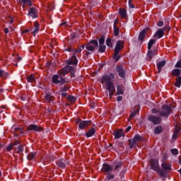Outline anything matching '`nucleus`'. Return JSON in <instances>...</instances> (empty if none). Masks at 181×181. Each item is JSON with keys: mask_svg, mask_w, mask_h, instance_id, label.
Wrapping results in <instances>:
<instances>
[{"mask_svg": "<svg viewBox=\"0 0 181 181\" xmlns=\"http://www.w3.org/2000/svg\"><path fill=\"white\" fill-rule=\"evenodd\" d=\"M152 112L153 114H156L158 116L151 115L148 117V121L153 122L154 125H159V124L162 122L161 117L163 118H168V117L170 115V113L172 112V107L168 105H163L160 110L154 108L152 109Z\"/></svg>", "mask_w": 181, "mask_h": 181, "instance_id": "nucleus-1", "label": "nucleus"}, {"mask_svg": "<svg viewBox=\"0 0 181 181\" xmlns=\"http://www.w3.org/2000/svg\"><path fill=\"white\" fill-rule=\"evenodd\" d=\"M115 78V75L113 74H109L104 75L100 81L102 84H105L106 90L109 91V97L110 98H112V95H114V93H115V86H114V83L111 81V80H114Z\"/></svg>", "mask_w": 181, "mask_h": 181, "instance_id": "nucleus-2", "label": "nucleus"}, {"mask_svg": "<svg viewBox=\"0 0 181 181\" xmlns=\"http://www.w3.org/2000/svg\"><path fill=\"white\" fill-rule=\"evenodd\" d=\"M70 71L69 69H62L58 71V74H55L52 77V81L54 84H60L63 86L66 83V79L63 78V76H66Z\"/></svg>", "mask_w": 181, "mask_h": 181, "instance_id": "nucleus-3", "label": "nucleus"}, {"mask_svg": "<svg viewBox=\"0 0 181 181\" xmlns=\"http://www.w3.org/2000/svg\"><path fill=\"white\" fill-rule=\"evenodd\" d=\"M83 49H84V45L81 46L75 50V52L72 57L66 62V64L64 69H74V67L77 66L78 60H77V57H76V55L77 54V53H80V52H81Z\"/></svg>", "mask_w": 181, "mask_h": 181, "instance_id": "nucleus-4", "label": "nucleus"}, {"mask_svg": "<svg viewBox=\"0 0 181 181\" xmlns=\"http://www.w3.org/2000/svg\"><path fill=\"white\" fill-rule=\"evenodd\" d=\"M151 169L155 170L156 173L160 175V176H165V171L160 169V166H159V161L156 159H153L150 161Z\"/></svg>", "mask_w": 181, "mask_h": 181, "instance_id": "nucleus-5", "label": "nucleus"}, {"mask_svg": "<svg viewBox=\"0 0 181 181\" xmlns=\"http://www.w3.org/2000/svg\"><path fill=\"white\" fill-rule=\"evenodd\" d=\"M97 46H98V41H97L96 40H91L86 46L87 50L86 54H91V53H93V52L95 50V47H97Z\"/></svg>", "mask_w": 181, "mask_h": 181, "instance_id": "nucleus-6", "label": "nucleus"}, {"mask_svg": "<svg viewBox=\"0 0 181 181\" xmlns=\"http://www.w3.org/2000/svg\"><path fill=\"white\" fill-rule=\"evenodd\" d=\"M142 141V136L139 134L134 136V137L129 140V148H135L136 146V143Z\"/></svg>", "mask_w": 181, "mask_h": 181, "instance_id": "nucleus-7", "label": "nucleus"}, {"mask_svg": "<svg viewBox=\"0 0 181 181\" xmlns=\"http://www.w3.org/2000/svg\"><path fill=\"white\" fill-rule=\"evenodd\" d=\"M56 163L58 165V168H61V169H65L67 165H70V161H69V160L62 158L57 160Z\"/></svg>", "mask_w": 181, "mask_h": 181, "instance_id": "nucleus-8", "label": "nucleus"}, {"mask_svg": "<svg viewBox=\"0 0 181 181\" xmlns=\"http://www.w3.org/2000/svg\"><path fill=\"white\" fill-rule=\"evenodd\" d=\"M170 30V27L169 25L165 26L163 29L158 30L154 35V37H156L158 36V39H160L163 36V32H169Z\"/></svg>", "mask_w": 181, "mask_h": 181, "instance_id": "nucleus-9", "label": "nucleus"}, {"mask_svg": "<svg viewBox=\"0 0 181 181\" xmlns=\"http://www.w3.org/2000/svg\"><path fill=\"white\" fill-rule=\"evenodd\" d=\"M76 124H78V128H80V129H84L86 127H88V125L91 124V121H83V120H77L76 121Z\"/></svg>", "mask_w": 181, "mask_h": 181, "instance_id": "nucleus-10", "label": "nucleus"}, {"mask_svg": "<svg viewBox=\"0 0 181 181\" xmlns=\"http://www.w3.org/2000/svg\"><path fill=\"white\" fill-rule=\"evenodd\" d=\"M28 131H34L35 132H42L43 131V128L40 126H37L36 124H30L28 128Z\"/></svg>", "mask_w": 181, "mask_h": 181, "instance_id": "nucleus-11", "label": "nucleus"}, {"mask_svg": "<svg viewBox=\"0 0 181 181\" xmlns=\"http://www.w3.org/2000/svg\"><path fill=\"white\" fill-rule=\"evenodd\" d=\"M114 169V167L112 165H110L108 164H103L102 167V172H104L105 173H112V170Z\"/></svg>", "mask_w": 181, "mask_h": 181, "instance_id": "nucleus-12", "label": "nucleus"}, {"mask_svg": "<svg viewBox=\"0 0 181 181\" xmlns=\"http://www.w3.org/2000/svg\"><path fill=\"white\" fill-rule=\"evenodd\" d=\"M40 30V25H39V23L35 22L34 23V30L31 33L33 36H36L39 33V31Z\"/></svg>", "mask_w": 181, "mask_h": 181, "instance_id": "nucleus-13", "label": "nucleus"}, {"mask_svg": "<svg viewBox=\"0 0 181 181\" xmlns=\"http://www.w3.org/2000/svg\"><path fill=\"white\" fill-rule=\"evenodd\" d=\"M180 131H181L180 124L175 126V128L174 129V133L173 134V139H176V138H177L179 132H180Z\"/></svg>", "mask_w": 181, "mask_h": 181, "instance_id": "nucleus-14", "label": "nucleus"}, {"mask_svg": "<svg viewBox=\"0 0 181 181\" xmlns=\"http://www.w3.org/2000/svg\"><path fill=\"white\" fill-rule=\"evenodd\" d=\"M156 54V51L153 50L152 51L151 49H148V53L146 55V60H148V62H151L152 59L153 58V56Z\"/></svg>", "mask_w": 181, "mask_h": 181, "instance_id": "nucleus-15", "label": "nucleus"}, {"mask_svg": "<svg viewBox=\"0 0 181 181\" xmlns=\"http://www.w3.org/2000/svg\"><path fill=\"white\" fill-rule=\"evenodd\" d=\"M124 91H125L124 85L118 84L117 86V95H122V94H124Z\"/></svg>", "mask_w": 181, "mask_h": 181, "instance_id": "nucleus-16", "label": "nucleus"}, {"mask_svg": "<svg viewBox=\"0 0 181 181\" xmlns=\"http://www.w3.org/2000/svg\"><path fill=\"white\" fill-rule=\"evenodd\" d=\"M28 15L32 16L33 18H37V9L35 8H30Z\"/></svg>", "mask_w": 181, "mask_h": 181, "instance_id": "nucleus-17", "label": "nucleus"}, {"mask_svg": "<svg viewBox=\"0 0 181 181\" xmlns=\"http://www.w3.org/2000/svg\"><path fill=\"white\" fill-rule=\"evenodd\" d=\"M122 47H124V42L119 40L116 44L115 51H116V52H121V50L122 49Z\"/></svg>", "mask_w": 181, "mask_h": 181, "instance_id": "nucleus-18", "label": "nucleus"}, {"mask_svg": "<svg viewBox=\"0 0 181 181\" xmlns=\"http://www.w3.org/2000/svg\"><path fill=\"white\" fill-rule=\"evenodd\" d=\"M148 30H149V28H146L140 33V34L139 35V40H141L142 42V40H144V39H145V35H146V32H148Z\"/></svg>", "mask_w": 181, "mask_h": 181, "instance_id": "nucleus-19", "label": "nucleus"}, {"mask_svg": "<svg viewBox=\"0 0 181 181\" xmlns=\"http://www.w3.org/2000/svg\"><path fill=\"white\" fill-rule=\"evenodd\" d=\"M118 76L121 77V78H125L127 77V72L124 70V69H117Z\"/></svg>", "mask_w": 181, "mask_h": 181, "instance_id": "nucleus-20", "label": "nucleus"}, {"mask_svg": "<svg viewBox=\"0 0 181 181\" xmlns=\"http://www.w3.org/2000/svg\"><path fill=\"white\" fill-rule=\"evenodd\" d=\"M171 165L170 164H168L166 163H163L161 164V168L164 170H170L172 169L171 168Z\"/></svg>", "mask_w": 181, "mask_h": 181, "instance_id": "nucleus-21", "label": "nucleus"}, {"mask_svg": "<svg viewBox=\"0 0 181 181\" xmlns=\"http://www.w3.org/2000/svg\"><path fill=\"white\" fill-rule=\"evenodd\" d=\"M95 134V129L92 128L90 129L86 134L87 138H90V136H93Z\"/></svg>", "mask_w": 181, "mask_h": 181, "instance_id": "nucleus-22", "label": "nucleus"}, {"mask_svg": "<svg viewBox=\"0 0 181 181\" xmlns=\"http://www.w3.org/2000/svg\"><path fill=\"white\" fill-rule=\"evenodd\" d=\"M28 83H35L36 81V78H35L34 74H31L27 77Z\"/></svg>", "mask_w": 181, "mask_h": 181, "instance_id": "nucleus-23", "label": "nucleus"}, {"mask_svg": "<svg viewBox=\"0 0 181 181\" xmlns=\"http://www.w3.org/2000/svg\"><path fill=\"white\" fill-rule=\"evenodd\" d=\"M115 138H121L122 136V129L117 130L113 133Z\"/></svg>", "mask_w": 181, "mask_h": 181, "instance_id": "nucleus-24", "label": "nucleus"}, {"mask_svg": "<svg viewBox=\"0 0 181 181\" xmlns=\"http://www.w3.org/2000/svg\"><path fill=\"white\" fill-rule=\"evenodd\" d=\"M155 43H156V40L151 39L148 44V50H151V49H152V46H153Z\"/></svg>", "mask_w": 181, "mask_h": 181, "instance_id": "nucleus-25", "label": "nucleus"}, {"mask_svg": "<svg viewBox=\"0 0 181 181\" xmlns=\"http://www.w3.org/2000/svg\"><path fill=\"white\" fill-rule=\"evenodd\" d=\"M175 86V87H178V88H180V86H181V76H179V77L176 78Z\"/></svg>", "mask_w": 181, "mask_h": 181, "instance_id": "nucleus-26", "label": "nucleus"}, {"mask_svg": "<svg viewBox=\"0 0 181 181\" xmlns=\"http://www.w3.org/2000/svg\"><path fill=\"white\" fill-rule=\"evenodd\" d=\"M121 165H122V163L120 161L115 163L114 165L112 166V168H114V170H118V169L121 168Z\"/></svg>", "mask_w": 181, "mask_h": 181, "instance_id": "nucleus-27", "label": "nucleus"}, {"mask_svg": "<svg viewBox=\"0 0 181 181\" xmlns=\"http://www.w3.org/2000/svg\"><path fill=\"white\" fill-rule=\"evenodd\" d=\"M119 51H115V54L113 55V59L116 62H118L119 59H121V55H119Z\"/></svg>", "mask_w": 181, "mask_h": 181, "instance_id": "nucleus-28", "label": "nucleus"}, {"mask_svg": "<svg viewBox=\"0 0 181 181\" xmlns=\"http://www.w3.org/2000/svg\"><path fill=\"white\" fill-rule=\"evenodd\" d=\"M119 13L122 18H127V10L120 8L119 10Z\"/></svg>", "mask_w": 181, "mask_h": 181, "instance_id": "nucleus-29", "label": "nucleus"}, {"mask_svg": "<svg viewBox=\"0 0 181 181\" xmlns=\"http://www.w3.org/2000/svg\"><path fill=\"white\" fill-rule=\"evenodd\" d=\"M180 73H181L180 69H173V71H172V76H180Z\"/></svg>", "mask_w": 181, "mask_h": 181, "instance_id": "nucleus-30", "label": "nucleus"}, {"mask_svg": "<svg viewBox=\"0 0 181 181\" xmlns=\"http://www.w3.org/2000/svg\"><path fill=\"white\" fill-rule=\"evenodd\" d=\"M116 23H117V21H115L114 24V35L115 36H118V35H119V28L115 26Z\"/></svg>", "mask_w": 181, "mask_h": 181, "instance_id": "nucleus-31", "label": "nucleus"}, {"mask_svg": "<svg viewBox=\"0 0 181 181\" xmlns=\"http://www.w3.org/2000/svg\"><path fill=\"white\" fill-rule=\"evenodd\" d=\"M138 112H139V110H134L130 114L128 121H131V119H132V118H134L135 117V115H136L138 114Z\"/></svg>", "mask_w": 181, "mask_h": 181, "instance_id": "nucleus-32", "label": "nucleus"}, {"mask_svg": "<svg viewBox=\"0 0 181 181\" xmlns=\"http://www.w3.org/2000/svg\"><path fill=\"white\" fill-rule=\"evenodd\" d=\"M165 64H166V61H160L157 64V67L158 69H162V67H165Z\"/></svg>", "mask_w": 181, "mask_h": 181, "instance_id": "nucleus-33", "label": "nucleus"}, {"mask_svg": "<svg viewBox=\"0 0 181 181\" xmlns=\"http://www.w3.org/2000/svg\"><path fill=\"white\" fill-rule=\"evenodd\" d=\"M114 177H115V175H114V174L109 173L106 175V178L105 180H111L112 179H114Z\"/></svg>", "mask_w": 181, "mask_h": 181, "instance_id": "nucleus-34", "label": "nucleus"}, {"mask_svg": "<svg viewBox=\"0 0 181 181\" xmlns=\"http://www.w3.org/2000/svg\"><path fill=\"white\" fill-rule=\"evenodd\" d=\"M45 100H47V101H48V103H52V101H53V100H54V98L50 94H47L45 96Z\"/></svg>", "mask_w": 181, "mask_h": 181, "instance_id": "nucleus-35", "label": "nucleus"}, {"mask_svg": "<svg viewBox=\"0 0 181 181\" xmlns=\"http://www.w3.org/2000/svg\"><path fill=\"white\" fill-rule=\"evenodd\" d=\"M23 5H28V6H32V1L30 0H21Z\"/></svg>", "mask_w": 181, "mask_h": 181, "instance_id": "nucleus-36", "label": "nucleus"}, {"mask_svg": "<svg viewBox=\"0 0 181 181\" xmlns=\"http://www.w3.org/2000/svg\"><path fill=\"white\" fill-rule=\"evenodd\" d=\"M35 156H36V153H30L28 155V160H32V159H34Z\"/></svg>", "mask_w": 181, "mask_h": 181, "instance_id": "nucleus-37", "label": "nucleus"}, {"mask_svg": "<svg viewBox=\"0 0 181 181\" xmlns=\"http://www.w3.org/2000/svg\"><path fill=\"white\" fill-rule=\"evenodd\" d=\"M105 49H107V47L104 45H100L99 47V52L100 53H104V52H105Z\"/></svg>", "mask_w": 181, "mask_h": 181, "instance_id": "nucleus-38", "label": "nucleus"}, {"mask_svg": "<svg viewBox=\"0 0 181 181\" xmlns=\"http://www.w3.org/2000/svg\"><path fill=\"white\" fill-rule=\"evenodd\" d=\"M106 45L108 47H112V43H111V38L108 37L106 40Z\"/></svg>", "mask_w": 181, "mask_h": 181, "instance_id": "nucleus-39", "label": "nucleus"}, {"mask_svg": "<svg viewBox=\"0 0 181 181\" xmlns=\"http://www.w3.org/2000/svg\"><path fill=\"white\" fill-rule=\"evenodd\" d=\"M154 132L156 134H160V132H162V127H157L155 130H154Z\"/></svg>", "mask_w": 181, "mask_h": 181, "instance_id": "nucleus-40", "label": "nucleus"}, {"mask_svg": "<svg viewBox=\"0 0 181 181\" xmlns=\"http://www.w3.org/2000/svg\"><path fill=\"white\" fill-rule=\"evenodd\" d=\"M17 153H21V152H23V146H18L16 149Z\"/></svg>", "mask_w": 181, "mask_h": 181, "instance_id": "nucleus-41", "label": "nucleus"}, {"mask_svg": "<svg viewBox=\"0 0 181 181\" xmlns=\"http://www.w3.org/2000/svg\"><path fill=\"white\" fill-rule=\"evenodd\" d=\"M128 4L130 9H134V8H135V6L132 4V0H129Z\"/></svg>", "mask_w": 181, "mask_h": 181, "instance_id": "nucleus-42", "label": "nucleus"}, {"mask_svg": "<svg viewBox=\"0 0 181 181\" xmlns=\"http://www.w3.org/2000/svg\"><path fill=\"white\" fill-rule=\"evenodd\" d=\"M171 153H173V155H177L179 153V151L176 148H173L171 149Z\"/></svg>", "mask_w": 181, "mask_h": 181, "instance_id": "nucleus-43", "label": "nucleus"}, {"mask_svg": "<svg viewBox=\"0 0 181 181\" xmlns=\"http://www.w3.org/2000/svg\"><path fill=\"white\" fill-rule=\"evenodd\" d=\"M104 42H105L104 37H102L99 39V45H104Z\"/></svg>", "mask_w": 181, "mask_h": 181, "instance_id": "nucleus-44", "label": "nucleus"}, {"mask_svg": "<svg viewBox=\"0 0 181 181\" xmlns=\"http://www.w3.org/2000/svg\"><path fill=\"white\" fill-rule=\"evenodd\" d=\"M69 90V87L67 86H62L61 88L62 93H64V91H67Z\"/></svg>", "mask_w": 181, "mask_h": 181, "instance_id": "nucleus-45", "label": "nucleus"}, {"mask_svg": "<svg viewBox=\"0 0 181 181\" xmlns=\"http://www.w3.org/2000/svg\"><path fill=\"white\" fill-rule=\"evenodd\" d=\"M13 148V144H10L7 148H6V151H8V152L12 151V148Z\"/></svg>", "mask_w": 181, "mask_h": 181, "instance_id": "nucleus-46", "label": "nucleus"}, {"mask_svg": "<svg viewBox=\"0 0 181 181\" xmlns=\"http://www.w3.org/2000/svg\"><path fill=\"white\" fill-rule=\"evenodd\" d=\"M68 99L70 101H76V98H74V96H69Z\"/></svg>", "mask_w": 181, "mask_h": 181, "instance_id": "nucleus-47", "label": "nucleus"}, {"mask_svg": "<svg viewBox=\"0 0 181 181\" xmlns=\"http://www.w3.org/2000/svg\"><path fill=\"white\" fill-rule=\"evenodd\" d=\"M99 71H93L91 73V76H93V77H94V76H95V74H97L98 73Z\"/></svg>", "mask_w": 181, "mask_h": 181, "instance_id": "nucleus-48", "label": "nucleus"}, {"mask_svg": "<svg viewBox=\"0 0 181 181\" xmlns=\"http://www.w3.org/2000/svg\"><path fill=\"white\" fill-rule=\"evenodd\" d=\"M61 26H69V23L68 22L62 23H61Z\"/></svg>", "mask_w": 181, "mask_h": 181, "instance_id": "nucleus-49", "label": "nucleus"}, {"mask_svg": "<svg viewBox=\"0 0 181 181\" xmlns=\"http://www.w3.org/2000/svg\"><path fill=\"white\" fill-rule=\"evenodd\" d=\"M158 26H159V28H161V26H163V23L162 21H159L158 23Z\"/></svg>", "mask_w": 181, "mask_h": 181, "instance_id": "nucleus-50", "label": "nucleus"}, {"mask_svg": "<svg viewBox=\"0 0 181 181\" xmlns=\"http://www.w3.org/2000/svg\"><path fill=\"white\" fill-rule=\"evenodd\" d=\"M132 127H131V126H129L127 129H126V132H129V131H131Z\"/></svg>", "mask_w": 181, "mask_h": 181, "instance_id": "nucleus-51", "label": "nucleus"}, {"mask_svg": "<svg viewBox=\"0 0 181 181\" xmlns=\"http://www.w3.org/2000/svg\"><path fill=\"white\" fill-rule=\"evenodd\" d=\"M117 101H122V96H118L117 98Z\"/></svg>", "mask_w": 181, "mask_h": 181, "instance_id": "nucleus-52", "label": "nucleus"}, {"mask_svg": "<svg viewBox=\"0 0 181 181\" xmlns=\"http://www.w3.org/2000/svg\"><path fill=\"white\" fill-rule=\"evenodd\" d=\"M16 131H20V132H21V134H23V130H22V129H21V128H16Z\"/></svg>", "mask_w": 181, "mask_h": 181, "instance_id": "nucleus-53", "label": "nucleus"}, {"mask_svg": "<svg viewBox=\"0 0 181 181\" xmlns=\"http://www.w3.org/2000/svg\"><path fill=\"white\" fill-rule=\"evenodd\" d=\"M62 97H66L67 95V93L64 92L62 93Z\"/></svg>", "mask_w": 181, "mask_h": 181, "instance_id": "nucleus-54", "label": "nucleus"}, {"mask_svg": "<svg viewBox=\"0 0 181 181\" xmlns=\"http://www.w3.org/2000/svg\"><path fill=\"white\" fill-rule=\"evenodd\" d=\"M68 52H73V49L71 47H69L66 49Z\"/></svg>", "mask_w": 181, "mask_h": 181, "instance_id": "nucleus-55", "label": "nucleus"}, {"mask_svg": "<svg viewBox=\"0 0 181 181\" xmlns=\"http://www.w3.org/2000/svg\"><path fill=\"white\" fill-rule=\"evenodd\" d=\"M4 76V71L0 70V77H2Z\"/></svg>", "mask_w": 181, "mask_h": 181, "instance_id": "nucleus-56", "label": "nucleus"}, {"mask_svg": "<svg viewBox=\"0 0 181 181\" xmlns=\"http://www.w3.org/2000/svg\"><path fill=\"white\" fill-rule=\"evenodd\" d=\"M160 71H162V69H158L157 71H156V73H158V74H160Z\"/></svg>", "mask_w": 181, "mask_h": 181, "instance_id": "nucleus-57", "label": "nucleus"}, {"mask_svg": "<svg viewBox=\"0 0 181 181\" xmlns=\"http://www.w3.org/2000/svg\"><path fill=\"white\" fill-rule=\"evenodd\" d=\"M8 32H9V30L8 28H5L4 33H8Z\"/></svg>", "mask_w": 181, "mask_h": 181, "instance_id": "nucleus-58", "label": "nucleus"}, {"mask_svg": "<svg viewBox=\"0 0 181 181\" xmlns=\"http://www.w3.org/2000/svg\"><path fill=\"white\" fill-rule=\"evenodd\" d=\"M20 142L19 141H15L14 144H13V146L14 145H19Z\"/></svg>", "mask_w": 181, "mask_h": 181, "instance_id": "nucleus-59", "label": "nucleus"}, {"mask_svg": "<svg viewBox=\"0 0 181 181\" xmlns=\"http://www.w3.org/2000/svg\"><path fill=\"white\" fill-rule=\"evenodd\" d=\"M28 32H29V30H24L23 32V33H28Z\"/></svg>", "mask_w": 181, "mask_h": 181, "instance_id": "nucleus-60", "label": "nucleus"}, {"mask_svg": "<svg viewBox=\"0 0 181 181\" xmlns=\"http://www.w3.org/2000/svg\"><path fill=\"white\" fill-rule=\"evenodd\" d=\"M21 60H22V57H18V62H21Z\"/></svg>", "mask_w": 181, "mask_h": 181, "instance_id": "nucleus-61", "label": "nucleus"}, {"mask_svg": "<svg viewBox=\"0 0 181 181\" xmlns=\"http://www.w3.org/2000/svg\"><path fill=\"white\" fill-rule=\"evenodd\" d=\"M47 67H49L50 66V62H47Z\"/></svg>", "mask_w": 181, "mask_h": 181, "instance_id": "nucleus-62", "label": "nucleus"}, {"mask_svg": "<svg viewBox=\"0 0 181 181\" xmlns=\"http://www.w3.org/2000/svg\"><path fill=\"white\" fill-rule=\"evenodd\" d=\"M179 163L181 165V157H180Z\"/></svg>", "mask_w": 181, "mask_h": 181, "instance_id": "nucleus-63", "label": "nucleus"}, {"mask_svg": "<svg viewBox=\"0 0 181 181\" xmlns=\"http://www.w3.org/2000/svg\"><path fill=\"white\" fill-rule=\"evenodd\" d=\"M100 68L104 67V64H100Z\"/></svg>", "mask_w": 181, "mask_h": 181, "instance_id": "nucleus-64", "label": "nucleus"}]
</instances>
